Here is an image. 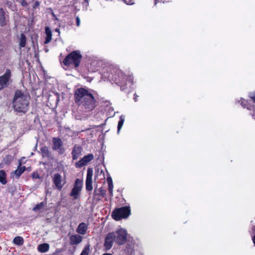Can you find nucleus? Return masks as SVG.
Returning <instances> with one entry per match:
<instances>
[{
  "mask_svg": "<svg viewBox=\"0 0 255 255\" xmlns=\"http://www.w3.org/2000/svg\"><path fill=\"white\" fill-rule=\"evenodd\" d=\"M75 99L76 103L86 112L91 111L95 108V101L93 96L84 88L76 90Z\"/></svg>",
  "mask_w": 255,
  "mask_h": 255,
  "instance_id": "1",
  "label": "nucleus"
},
{
  "mask_svg": "<svg viewBox=\"0 0 255 255\" xmlns=\"http://www.w3.org/2000/svg\"><path fill=\"white\" fill-rule=\"evenodd\" d=\"M29 97L20 91H17L13 99V107L18 113H25L28 109Z\"/></svg>",
  "mask_w": 255,
  "mask_h": 255,
  "instance_id": "2",
  "label": "nucleus"
},
{
  "mask_svg": "<svg viewBox=\"0 0 255 255\" xmlns=\"http://www.w3.org/2000/svg\"><path fill=\"white\" fill-rule=\"evenodd\" d=\"M82 55L79 51H75L70 53L64 59L63 63L66 66L72 67H77L79 66Z\"/></svg>",
  "mask_w": 255,
  "mask_h": 255,
  "instance_id": "3",
  "label": "nucleus"
},
{
  "mask_svg": "<svg viewBox=\"0 0 255 255\" xmlns=\"http://www.w3.org/2000/svg\"><path fill=\"white\" fill-rule=\"evenodd\" d=\"M130 214V210L128 207H123L115 209L112 213V217L114 219L119 221L122 218H127Z\"/></svg>",
  "mask_w": 255,
  "mask_h": 255,
  "instance_id": "4",
  "label": "nucleus"
},
{
  "mask_svg": "<svg viewBox=\"0 0 255 255\" xmlns=\"http://www.w3.org/2000/svg\"><path fill=\"white\" fill-rule=\"evenodd\" d=\"M115 236V242L119 245L125 243L127 241V232L123 228L117 230L115 232H112Z\"/></svg>",
  "mask_w": 255,
  "mask_h": 255,
  "instance_id": "5",
  "label": "nucleus"
},
{
  "mask_svg": "<svg viewBox=\"0 0 255 255\" xmlns=\"http://www.w3.org/2000/svg\"><path fill=\"white\" fill-rule=\"evenodd\" d=\"M82 187L83 181L79 179H77L70 193V196L73 197L74 199H77L78 198Z\"/></svg>",
  "mask_w": 255,
  "mask_h": 255,
  "instance_id": "6",
  "label": "nucleus"
},
{
  "mask_svg": "<svg viewBox=\"0 0 255 255\" xmlns=\"http://www.w3.org/2000/svg\"><path fill=\"white\" fill-rule=\"evenodd\" d=\"M53 182L56 188L60 190L66 184V180L63 179L62 176L59 173L54 174L52 178Z\"/></svg>",
  "mask_w": 255,
  "mask_h": 255,
  "instance_id": "7",
  "label": "nucleus"
},
{
  "mask_svg": "<svg viewBox=\"0 0 255 255\" xmlns=\"http://www.w3.org/2000/svg\"><path fill=\"white\" fill-rule=\"evenodd\" d=\"M52 142L53 149L57 151L60 154H63L65 149L61 139L59 138L55 137L53 138Z\"/></svg>",
  "mask_w": 255,
  "mask_h": 255,
  "instance_id": "8",
  "label": "nucleus"
},
{
  "mask_svg": "<svg viewBox=\"0 0 255 255\" xmlns=\"http://www.w3.org/2000/svg\"><path fill=\"white\" fill-rule=\"evenodd\" d=\"M115 242V236L114 234L110 233L105 238L104 248L106 251L109 250L113 246L114 242Z\"/></svg>",
  "mask_w": 255,
  "mask_h": 255,
  "instance_id": "9",
  "label": "nucleus"
},
{
  "mask_svg": "<svg viewBox=\"0 0 255 255\" xmlns=\"http://www.w3.org/2000/svg\"><path fill=\"white\" fill-rule=\"evenodd\" d=\"M10 77V72L9 70H7L3 75L0 77V90L8 86Z\"/></svg>",
  "mask_w": 255,
  "mask_h": 255,
  "instance_id": "10",
  "label": "nucleus"
},
{
  "mask_svg": "<svg viewBox=\"0 0 255 255\" xmlns=\"http://www.w3.org/2000/svg\"><path fill=\"white\" fill-rule=\"evenodd\" d=\"M94 158V156L92 154H89L84 156L81 159L76 163L75 166L77 168H80L86 165L89 162L91 161Z\"/></svg>",
  "mask_w": 255,
  "mask_h": 255,
  "instance_id": "11",
  "label": "nucleus"
},
{
  "mask_svg": "<svg viewBox=\"0 0 255 255\" xmlns=\"http://www.w3.org/2000/svg\"><path fill=\"white\" fill-rule=\"evenodd\" d=\"M93 170L91 168H89L87 170L86 180V188L88 191H92L93 189L92 186V176H93Z\"/></svg>",
  "mask_w": 255,
  "mask_h": 255,
  "instance_id": "12",
  "label": "nucleus"
},
{
  "mask_svg": "<svg viewBox=\"0 0 255 255\" xmlns=\"http://www.w3.org/2000/svg\"><path fill=\"white\" fill-rule=\"evenodd\" d=\"M82 240L83 237L78 234H73L69 237L70 243L71 245H78Z\"/></svg>",
  "mask_w": 255,
  "mask_h": 255,
  "instance_id": "13",
  "label": "nucleus"
},
{
  "mask_svg": "<svg viewBox=\"0 0 255 255\" xmlns=\"http://www.w3.org/2000/svg\"><path fill=\"white\" fill-rule=\"evenodd\" d=\"M88 230V225L85 223H80L76 229V232L80 235L86 234Z\"/></svg>",
  "mask_w": 255,
  "mask_h": 255,
  "instance_id": "14",
  "label": "nucleus"
},
{
  "mask_svg": "<svg viewBox=\"0 0 255 255\" xmlns=\"http://www.w3.org/2000/svg\"><path fill=\"white\" fill-rule=\"evenodd\" d=\"M26 167L25 166H18V167L17 169H16L15 171L12 172L11 173V176L13 178H18L21 174L25 170Z\"/></svg>",
  "mask_w": 255,
  "mask_h": 255,
  "instance_id": "15",
  "label": "nucleus"
},
{
  "mask_svg": "<svg viewBox=\"0 0 255 255\" xmlns=\"http://www.w3.org/2000/svg\"><path fill=\"white\" fill-rule=\"evenodd\" d=\"M82 148L80 146L75 145L72 151V157L73 159L76 160L79 158L81 154Z\"/></svg>",
  "mask_w": 255,
  "mask_h": 255,
  "instance_id": "16",
  "label": "nucleus"
},
{
  "mask_svg": "<svg viewBox=\"0 0 255 255\" xmlns=\"http://www.w3.org/2000/svg\"><path fill=\"white\" fill-rule=\"evenodd\" d=\"M45 34L46 36L45 43L47 44L50 42L52 39V32L49 27H46L45 28Z\"/></svg>",
  "mask_w": 255,
  "mask_h": 255,
  "instance_id": "17",
  "label": "nucleus"
},
{
  "mask_svg": "<svg viewBox=\"0 0 255 255\" xmlns=\"http://www.w3.org/2000/svg\"><path fill=\"white\" fill-rule=\"evenodd\" d=\"M107 182L108 183V190L110 194V196L113 195V188L114 185L113 183V180L111 177L107 178Z\"/></svg>",
  "mask_w": 255,
  "mask_h": 255,
  "instance_id": "18",
  "label": "nucleus"
},
{
  "mask_svg": "<svg viewBox=\"0 0 255 255\" xmlns=\"http://www.w3.org/2000/svg\"><path fill=\"white\" fill-rule=\"evenodd\" d=\"M49 249V245L46 243L40 244L38 247V250L41 253H45L48 251Z\"/></svg>",
  "mask_w": 255,
  "mask_h": 255,
  "instance_id": "19",
  "label": "nucleus"
},
{
  "mask_svg": "<svg viewBox=\"0 0 255 255\" xmlns=\"http://www.w3.org/2000/svg\"><path fill=\"white\" fill-rule=\"evenodd\" d=\"M6 24L5 13L3 9H0V26Z\"/></svg>",
  "mask_w": 255,
  "mask_h": 255,
  "instance_id": "20",
  "label": "nucleus"
},
{
  "mask_svg": "<svg viewBox=\"0 0 255 255\" xmlns=\"http://www.w3.org/2000/svg\"><path fill=\"white\" fill-rule=\"evenodd\" d=\"M0 182L4 185L6 183V173L3 170H0Z\"/></svg>",
  "mask_w": 255,
  "mask_h": 255,
  "instance_id": "21",
  "label": "nucleus"
},
{
  "mask_svg": "<svg viewBox=\"0 0 255 255\" xmlns=\"http://www.w3.org/2000/svg\"><path fill=\"white\" fill-rule=\"evenodd\" d=\"M26 38L24 34H21L19 41V46L20 47H24L26 44Z\"/></svg>",
  "mask_w": 255,
  "mask_h": 255,
  "instance_id": "22",
  "label": "nucleus"
},
{
  "mask_svg": "<svg viewBox=\"0 0 255 255\" xmlns=\"http://www.w3.org/2000/svg\"><path fill=\"white\" fill-rule=\"evenodd\" d=\"M125 117L124 116L122 115L120 117V121H119V122L118 123V133H119L120 130L122 128V127L123 126L124 123L125 122Z\"/></svg>",
  "mask_w": 255,
  "mask_h": 255,
  "instance_id": "23",
  "label": "nucleus"
},
{
  "mask_svg": "<svg viewBox=\"0 0 255 255\" xmlns=\"http://www.w3.org/2000/svg\"><path fill=\"white\" fill-rule=\"evenodd\" d=\"M90 251V245L88 244L84 247L80 255H89Z\"/></svg>",
  "mask_w": 255,
  "mask_h": 255,
  "instance_id": "24",
  "label": "nucleus"
},
{
  "mask_svg": "<svg viewBox=\"0 0 255 255\" xmlns=\"http://www.w3.org/2000/svg\"><path fill=\"white\" fill-rule=\"evenodd\" d=\"M13 242L14 244L17 245H22L23 243V240L22 237H16L14 238Z\"/></svg>",
  "mask_w": 255,
  "mask_h": 255,
  "instance_id": "25",
  "label": "nucleus"
},
{
  "mask_svg": "<svg viewBox=\"0 0 255 255\" xmlns=\"http://www.w3.org/2000/svg\"><path fill=\"white\" fill-rule=\"evenodd\" d=\"M241 105L243 107H244V108H246L250 110H252L251 106L249 105L248 104V102L246 100H245V99H241Z\"/></svg>",
  "mask_w": 255,
  "mask_h": 255,
  "instance_id": "26",
  "label": "nucleus"
},
{
  "mask_svg": "<svg viewBox=\"0 0 255 255\" xmlns=\"http://www.w3.org/2000/svg\"><path fill=\"white\" fill-rule=\"evenodd\" d=\"M40 150L42 153L43 156H47L49 154L48 148L46 146L42 147Z\"/></svg>",
  "mask_w": 255,
  "mask_h": 255,
  "instance_id": "27",
  "label": "nucleus"
},
{
  "mask_svg": "<svg viewBox=\"0 0 255 255\" xmlns=\"http://www.w3.org/2000/svg\"><path fill=\"white\" fill-rule=\"evenodd\" d=\"M45 206V203L43 202H41L40 203L37 204L34 208L33 211H37L38 210H41V209L43 208Z\"/></svg>",
  "mask_w": 255,
  "mask_h": 255,
  "instance_id": "28",
  "label": "nucleus"
},
{
  "mask_svg": "<svg viewBox=\"0 0 255 255\" xmlns=\"http://www.w3.org/2000/svg\"><path fill=\"white\" fill-rule=\"evenodd\" d=\"M117 73L118 76V78H115V80L118 81V82H119L120 81L122 82L124 79L123 73L119 70L117 71Z\"/></svg>",
  "mask_w": 255,
  "mask_h": 255,
  "instance_id": "29",
  "label": "nucleus"
},
{
  "mask_svg": "<svg viewBox=\"0 0 255 255\" xmlns=\"http://www.w3.org/2000/svg\"><path fill=\"white\" fill-rule=\"evenodd\" d=\"M99 191V194H100L101 195L104 196L105 194H106V191L105 190L103 189L102 188H100L98 190Z\"/></svg>",
  "mask_w": 255,
  "mask_h": 255,
  "instance_id": "30",
  "label": "nucleus"
},
{
  "mask_svg": "<svg viewBox=\"0 0 255 255\" xmlns=\"http://www.w3.org/2000/svg\"><path fill=\"white\" fill-rule=\"evenodd\" d=\"M250 97L255 103V92L250 94Z\"/></svg>",
  "mask_w": 255,
  "mask_h": 255,
  "instance_id": "31",
  "label": "nucleus"
},
{
  "mask_svg": "<svg viewBox=\"0 0 255 255\" xmlns=\"http://www.w3.org/2000/svg\"><path fill=\"white\" fill-rule=\"evenodd\" d=\"M21 5L24 7H27L28 3L25 0H22L20 2Z\"/></svg>",
  "mask_w": 255,
  "mask_h": 255,
  "instance_id": "32",
  "label": "nucleus"
},
{
  "mask_svg": "<svg viewBox=\"0 0 255 255\" xmlns=\"http://www.w3.org/2000/svg\"><path fill=\"white\" fill-rule=\"evenodd\" d=\"M24 159V157H22V158H21L19 161H18V166H22V164H23L24 163V162L23 161V160Z\"/></svg>",
  "mask_w": 255,
  "mask_h": 255,
  "instance_id": "33",
  "label": "nucleus"
},
{
  "mask_svg": "<svg viewBox=\"0 0 255 255\" xmlns=\"http://www.w3.org/2000/svg\"><path fill=\"white\" fill-rule=\"evenodd\" d=\"M124 1L127 4H131L133 3L132 0H124Z\"/></svg>",
  "mask_w": 255,
  "mask_h": 255,
  "instance_id": "34",
  "label": "nucleus"
},
{
  "mask_svg": "<svg viewBox=\"0 0 255 255\" xmlns=\"http://www.w3.org/2000/svg\"><path fill=\"white\" fill-rule=\"evenodd\" d=\"M39 4H40L39 2L38 1H36L34 4L33 8H35L37 7H38L39 6Z\"/></svg>",
  "mask_w": 255,
  "mask_h": 255,
  "instance_id": "35",
  "label": "nucleus"
},
{
  "mask_svg": "<svg viewBox=\"0 0 255 255\" xmlns=\"http://www.w3.org/2000/svg\"><path fill=\"white\" fill-rule=\"evenodd\" d=\"M76 23H77V25L78 26H79L80 25V18L78 16H77L76 17Z\"/></svg>",
  "mask_w": 255,
  "mask_h": 255,
  "instance_id": "36",
  "label": "nucleus"
},
{
  "mask_svg": "<svg viewBox=\"0 0 255 255\" xmlns=\"http://www.w3.org/2000/svg\"><path fill=\"white\" fill-rule=\"evenodd\" d=\"M55 31H56V32H57L58 33V35H60V30H59V29H58V28H56V29H55Z\"/></svg>",
  "mask_w": 255,
  "mask_h": 255,
  "instance_id": "37",
  "label": "nucleus"
},
{
  "mask_svg": "<svg viewBox=\"0 0 255 255\" xmlns=\"http://www.w3.org/2000/svg\"><path fill=\"white\" fill-rule=\"evenodd\" d=\"M103 255H112L111 254H109V253H106V254H104Z\"/></svg>",
  "mask_w": 255,
  "mask_h": 255,
  "instance_id": "38",
  "label": "nucleus"
},
{
  "mask_svg": "<svg viewBox=\"0 0 255 255\" xmlns=\"http://www.w3.org/2000/svg\"><path fill=\"white\" fill-rule=\"evenodd\" d=\"M253 116L254 118V119H255V111L254 112V113L253 114Z\"/></svg>",
  "mask_w": 255,
  "mask_h": 255,
  "instance_id": "39",
  "label": "nucleus"
},
{
  "mask_svg": "<svg viewBox=\"0 0 255 255\" xmlns=\"http://www.w3.org/2000/svg\"><path fill=\"white\" fill-rule=\"evenodd\" d=\"M136 99H137V98H136V97H134V101H135V102L136 101Z\"/></svg>",
  "mask_w": 255,
  "mask_h": 255,
  "instance_id": "40",
  "label": "nucleus"
},
{
  "mask_svg": "<svg viewBox=\"0 0 255 255\" xmlns=\"http://www.w3.org/2000/svg\"><path fill=\"white\" fill-rule=\"evenodd\" d=\"M96 190H95V191H94V194L95 195L96 194Z\"/></svg>",
  "mask_w": 255,
  "mask_h": 255,
  "instance_id": "41",
  "label": "nucleus"
}]
</instances>
